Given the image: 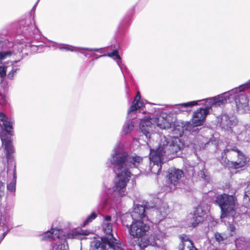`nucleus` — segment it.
I'll use <instances>...</instances> for the list:
<instances>
[{
    "mask_svg": "<svg viewBox=\"0 0 250 250\" xmlns=\"http://www.w3.org/2000/svg\"><path fill=\"white\" fill-rule=\"evenodd\" d=\"M201 170L198 172V175L199 177L202 178L204 181L208 182L210 179V176L208 174V170L205 168L204 164L201 166Z\"/></svg>",
    "mask_w": 250,
    "mask_h": 250,
    "instance_id": "nucleus-23",
    "label": "nucleus"
},
{
    "mask_svg": "<svg viewBox=\"0 0 250 250\" xmlns=\"http://www.w3.org/2000/svg\"><path fill=\"white\" fill-rule=\"evenodd\" d=\"M125 223H129V226H128V227H129V228H130V225H131V224H130V223H131V222H129L128 221V219H125Z\"/></svg>",
    "mask_w": 250,
    "mask_h": 250,
    "instance_id": "nucleus-37",
    "label": "nucleus"
},
{
    "mask_svg": "<svg viewBox=\"0 0 250 250\" xmlns=\"http://www.w3.org/2000/svg\"><path fill=\"white\" fill-rule=\"evenodd\" d=\"M215 202L221 208V218L226 217L229 214H233L235 208V201L233 196L227 194L218 195L216 197Z\"/></svg>",
    "mask_w": 250,
    "mask_h": 250,
    "instance_id": "nucleus-7",
    "label": "nucleus"
},
{
    "mask_svg": "<svg viewBox=\"0 0 250 250\" xmlns=\"http://www.w3.org/2000/svg\"><path fill=\"white\" fill-rule=\"evenodd\" d=\"M8 99L6 96L2 93H0V104L4 105L7 103Z\"/></svg>",
    "mask_w": 250,
    "mask_h": 250,
    "instance_id": "nucleus-30",
    "label": "nucleus"
},
{
    "mask_svg": "<svg viewBox=\"0 0 250 250\" xmlns=\"http://www.w3.org/2000/svg\"><path fill=\"white\" fill-rule=\"evenodd\" d=\"M250 88V79L244 84L230 90L218 95L217 96L197 101H191L175 105L176 108L180 111H184L183 108L191 107L198 104V102H205L206 106L216 107L223 105L227 103L228 100H234L237 109L245 111L249 109V99L244 91Z\"/></svg>",
    "mask_w": 250,
    "mask_h": 250,
    "instance_id": "nucleus-2",
    "label": "nucleus"
},
{
    "mask_svg": "<svg viewBox=\"0 0 250 250\" xmlns=\"http://www.w3.org/2000/svg\"><path fill=\"white\" fill-rule=\"evenodd\" d=\"M87 235L88 233L86 231L79 229L72 230L63 236L60 235V237L61 238H64L66 240L67 239H82L84 238V236Z\"/></svg>",
    "mask_w": 250,
    "mask_h": 250,
    "instance_id": "nucleus-17",
    "label": "nucleus"
},
{
    "mask_svg": "<svg viewBox=\"0 0 250 250\" xmlns=\"http://www.w3.org/2000/svg\"><path fill=\"white\" fill-rule=\"evenodd\" d=\"M118 199H118V197H117V198H116V200H118Z\"/></svg>",
    "mask_w": 250,
    "mask_h": 250,
    "instance_id": "nucleus-43",
    "label": "nucleus"
},
{
    "mask_svg": "<svg viewBox=\"0 0 250 250\" xmlns=\"http://www.w3.org/2000/svg\"><path fill=\"white\" fill-rule=\"evenodd\" d=\"M222 158L234 168L243 167L246 163L245 156L235 146L225 149L222 153Z\"/></svg>",
    "mask_w": 250,
    "mask_h": 250,
    "instance_id": "nucleus-6",
    "label": "nucleus"
},
{
    "mask_svg": "<svg viewBox=\"0 0 250 250\" xmlns=\"http://www.w3.org/2000/svg\"><path fill=\"white\" fill-rule=\"evenodd\" d=\"M244 202L248 206H250V183H249L245 188V195Z\"/></svg>",
    "mask_w": 250,
    "mask_h": 250,
    "instance_id": "nucleus-24",
    "label": "nucleus"
},
{
    "mask_svg": "<svg viewBox=\"0 0 250 250\" xmlns=\"http://www.w3.org/2000/svg\"><path fill=\"white\" fill-rule=\"evenodd\" d=\"M125 219H128V221H149L146 214V208L143 205L136 204L134 206V208L130 213H125L121 217V220L124 226L128 227L129 223H126Z\"/></svg>",
    "mask_w": 250,
    "mask_h": 250,
    "instance_id": "nucleus-11",
    "label": "nucleus"
},
{
    "mask_svg": "<svg viewBox=\"0 0 250 250\" xmlns=\"http://www.w3.org/2000/svg\"><path fill=\"white\" fill-rule=\"evenodd\" d=\"M182 242V248L180 250H198L193 245V242L189 239L188 236L185 235L180 236Z\"/></svg>",
    "mask_w": 250,
    "mask_h": 250,
    "instance_id": "nucleus-20",
    "label": "nucleus"
},
{
    "mask_svg": "<svg viewBox=\"0 0 250 250\" xmlns=\"http://www.w3.org/2000/svg\"><path fill=\"white\" fill-rule=\"evenodd\" d=\"M228 230L230 231V236H232L233 234L232 232H234L235 229V226L232 224H229L228 228Z\"/></svg>",
    "mask_w": 250,
    "mask_h": 250,
    "instance_id": "nucleus-33",
    "label": "nucleus"
},
{
    "mask_svg": "<svg viewBox=\"0 0 250 250\" xmlns=\"http://www.w3.org/2000/svg\"><path fill=\"white\" fill-rule=\"evenodd\" d=\"M0 121L2 122L5 130L10 135H13V123L8 121L7 117L2 112H0Z\"/></svg>",
    "mask_w": 250,
    "mask_h": 250,
    "instance_id": "nucleus-19",
    "label": "nucleus"
},
{
    "mask_svg": "<svg viewBox=\"0 0 250 250\" xmlns=\"http://www.w3.org/2000/svg\"><path fill=\"white\" fill-rule=\"evenodd\" d=\"M3 42L0 40V49H1V48L3 46Z\"/></svg>",
    "mask_w": 250,
    "mask_h": 250,
    "instance_id": "nucleus-36",
    "label": "nucleus"
},
{
    "mask_svg": "<svg viewBox=\"0 0 250 250\" xmlns=\"http://www.w3.org/2000/svg\"><path fill=\"white\" fill-rule=\"evenodd\" d=\"M30 21H26L25 24L26 26H23V28L22 29V32L24 34H28L29 35H30V31H31V27L30 26H29Z\"/></svg>",
    "mask_w": 250,
    "mask_h": 250,
    "instance_id": "nucleus-28",
    "label": "nucleus"
},
{
    "mask_svg": "<svg viewBox=\"0 0 250 250\" xmlns=\"http://www.w3.org/2000/svg\"><path fill=\"white\" fill-rule=\"evenodd\" d=\"M11 55V52L9 51L6 52H0V62L6 58L7 57L10 56Z\"/></svg>",
    "mask_w": 250,
    "mask_h": 250,
    "instance_id": "nucleus-31",
    "label": "nucleus"
},
{
    "mask_svg": "<svg viewBox=\"0 0 250 250\" xmlns=\"http://www.w3.org/2000/svg\"><path fill=\"white\" fill-rule=\"evenodd\" d=\"M160 142L158 148L150 149L149 170L155 174H158L162 168V164L165 160L172 159L176 153L182 149L184 143L178 137H171L160 135Z\"/></svg>",
    "mask_w": 250,
    "mask_h": 250,
    "instance_id": "nucleus-3",
    "label": "nucleus"
},
{
    "mask_svg": "<svg viewBox=\"0 0 250 250\" xmlns=\"http://www.w3.org/2000/svg\"><path fill=\"white\" fill-rule=\"evenodd\" d=\"M65 46H64V49L67 50V51H70L72 52H78V49L80 50H86L88 51H99L101 49V48H87V47H73L72 46H69L68 45H64Z\"/></svg>",
    "mask_w": 250,
    "mask_h": 250,
    "instance_id": "nucleus-21",
    "label": "nucleus"
},
{
    "mask_svg": "<svg viewBox=\"0 0 250 250\" xmlns=\"http://www.w3.org/2000/svg\"><path fill=\"white\" fill-rule=\"evenodd\" d=\"M234 122L230 119L229 116L225 114H222L218 118V123L222 128L225 130H229L233 125Z\"/></svg>",
    "mask_w": 250,
    "mask_h": 250,
    "instance_id": "nucleus-18",
    "label": "nucleus"
},
{
    "mask_svg": "<svg viewBox=\"0 0 250 250\" xmlns=\"http://www.w3.org/2000/svg\"><path fill=\"white\" fill-rule=\"evenodd\" d=\"M13 180L12 181L7 185V190L10 192H15L16 191V166L14 165V168H13Z\"/></svg>",
    "mask_w": 250,
    "mask_h": 250,
    "instance_id": "nucleus-22",
    "label": "nucleus"
},
{
    "mask_svg": "<svg viewBox=\"0 0 250 250\" xmlns=\"http://www.w3.org/2000/svg\"><path fill=\"white\" fill-rule=\"evenodd\" d=\"M135 173L136 174H137V173H138V172H137V171H135Z\"/></svg>",
    "mask_w": 250,
    "mask_h": 250,
    "instance_id": "nucleus-42",
    "label": "nucleus"
},
{
    "mask_svg": "<svg viewBox=\"0 0 250 250\" xmlns=\"http://www.w3.org/2000/svg\"><path fill=\"white\" fill-rule=\"evenodd\" d=\"M111 221V216L104 217L102 228L105 235L91 243V250H126L125 246L113 236Z\"/></svg>",
    "mask_w": 250,
    "mask_h": 250,
    "instance_id": "nucleus-5",
    "label": "nucleus"
},
{
    "mask_svg": "<svg viewBox=\"0 0 250 250\" xmlns=\"http://www.w3.org/2000/svg\"><path fill=\"white\" fill-rule=\"evenodd\" d=\"M6 75L5 67L2 66H0V76L3 77Z\"/></svg>",
    "mask_w": 250,
    "mask_h": 250,
    "instance_id": "nucleus-34",
    "label": "nucleus"
},
{
    "mask_svg": "<svg viewBox=\"0 0 250 250\" xmlns=\"http://www.w3.org/2000/svg\"><path fill=\"white\" fill-rule=\"evenodd\" d=\"M154 126V125L151 123L150 119L148 118L141 120L140 123V129L147 139L146 143L148 145H149V143H150V139L152 135L151 132L152 131V128Z\"/></svg>",
    "mask_w": 250,
    "mask_h": 250,
    "instance_id": "nucleus-16",
    "label": "nucleus"
},
{
    "mask_svg": "<svg viewBox=\"0 0 250 250\" xmlns=\"http://www.w3.org/2000/svg\"><path fill=\"white\" fill-rule=\"evenodd\" d=\"M55 44H56V45H57L58 46V48L60 50L64 49V46H65L64 45V44H58V43H56Z\"/></svg>",
    "mask_w": 250,
    "mask_h": 250,
    "instance_id": "nucleus-35",
    "label": "nucleus"
},
{
    "mask_svg": "<svg viewBox=\"0 0 250 250\" xmlns=\"http://www.w3.org/2000/svg\"><path fill=\"white\" fill-rule=\"evenodd\" d=\"M80 52L81 53H82V54H83V55H84L85 56H86V57H87V56H89V54H86V53H83V52H82V51H80Z\"/></svg>",
    "mask_w": 250,
    "mask_h": 250,
    "instance_id": "nucleus-39",
    "label": "nucleus"
},
{
    "mask_svg": "<svg viewBox=\"0 0 250 250\" xmlns=\"http://www.w3.org/2000/svg\"><path fill=\"white\" fill-rule=\"evenodd\" d=\"M107 56L110 57H112L114 60H116L118 65L120 66V62L121 60V58L118 54V52L117 50H115L110 53H108Z\"/></svg>",
    "mask_w": 250,
    "mask_h": 250,
    "instance_id": "nucleus-26",
    "label": "nucleus"
},
{
    "mask_svg": "<svg viewBox=\"0 0 250 250\" xmlns=\"http://www.w3.org/2000/svg\"><path fill=\"white\" fill-rule=\"evenodd\" d=\"M142 157L136 155H130L122 149V144L118 143L111 154V164L116 174L114 180V195L119 198L126 195V187L133 175V170L138 171V167L142 162Z\"/></svg>",
    "mask_w": 250,
    "mask_h": 250,
    "instance_id": "nucleus-1",
    "label": "nucleus"
},
{
    "mask_svg": "<svg viewBox=\"0 0 250 250\" xmlns=\"http://www.w3.org/2000/svg\"><path fill=\"white\" fill-rule=\"evenodd\" d=\"M215 237L217 242L219 243L223 242L225 239L227 238V237L224 234H222L219 233H216L215 234Z\"/></svg>",
    "mask_w": 250,
    "mask_h": 250,
    "instance_id": "nucleus-29",
    "label": "nucleus"
},
{
    "mask_svg": "<svg viewBox=\"0 0 250 250\" xmlns=\"http://www.w3.org/2000/svg\"><path fill=\"white\" fill-rule=\"evenodd\" d=\"M97 217V213L95 212H92L90 215H89L85 221L83 222V226H85L89 223L92 222L94 219Z\"/></svg>",
    "mask_w": 250,
    "mask_h": 250,
    "instance_id": "nucleus-25",
    "label": "nucleus"
},
{
    "mask_svg": "<svg viewBox=\"0 0 250 250\" xmlns=\"http://www.w3.org/2000/svg\"><path fill=\"white\" fill-rule=\"evenodd\" d=\"M153 136H155V135L158 136V134H153Z\"/></svg>",
    "mask_w": 250,
    "mask_h": 250,
    "instance_id": "nucleus-41",
    "label": "nucleus"
},
{
    "mask_svg": "<svg viewBox=\"0 0 250 250\" xmlns=\"http://www.w3.org/2000/svg\"><path fill=\"white\" fill-rule=\"evenodd\" d=\"M210 110V106H206L205 107L197 109L193 113L192 118V123L186 122L182 127L176 126L173 124V120L170 115L166 113H162L156 119V123L157 126L160 128L167 129H171L174 136L171 137H178L181 136L184 130H188L193 132L198 129V126L203 125L207 115Z\"/></svg>",
    "mask_w": 250,
    "mask_h": 250,
    "instance_id": "nucleus-4",
    "label": "nucleus"
},
{
    "mask_svg": "<svg viewBox=\"0 0 250 250\" xmlns=\"http://www.w3.org/2000/svg\"><path fill=\"white\" fill-rule=\"evenodd\" d=\"M5 179L4 177L0 175V200H1L4 194L5 190Z\"/></svg>",
    "mask_w": 250,
    "mask_h": 250,
    "instance_id": "nucleus-27",
    "label": "nucleus"
},
{
    "mask_svg": "<svg viewBox=\"0 0 250 250\" xmlns=\"http://www.w3.org/2000/svg\"><path fill=\"white\" fill-rule=\"evenodd\" d=\"M183 176L184 173L181 169L176 168L169 169L167 176V182L170 188H176L179 185L181 179Z\"/></svg>",
    "mask_w": 250,
    "mask_h": 250,
    "instance_id": "nucleus-14",
    "label": "nucleus"
},
{
    "mask_svg": "<svg viewBox=\"0 0 250 250\" xmlns=\"http://www.w3.org/2000/svg\"><path fill=\"white\" fill-rule=\"evenodd\" d=\"M93 55V56H95L96 59H98V58H100V57H102V56H98V55H97V54H94Z\"/></svg>",
    "mask_w": 250,
    "mask_h": 250,
    "instance_id": "nucleus-38",
    "label": "nucleus"
},
{
    "mask_svg": "<svg viewBox=\"0 0 250 250\" xmlns=\"http://www.w3.org/2000/svg\"><path fill=\"white\" fill-rule=\"evenodd\" d=\"M153 211L156 214L157 218L159 221L158 226V230H156L154 233L153 237L154 239V241L150 243V245L152 246H157L158 244L156 240H160L163 239L165 235L164 230H161L159 229L160 222L167 215L169 209L167 203H162L161 205L157 208H153Z\"/></svg>",
    "mask_w": 250,
    "mask_h": 250,
    "instance_id": "nucleus-8",
    "label": "nucleus"
},
{
    "mask_svg": "<svg viewBox=\"0 0 250 250\" xmlns=\"http://www.w3.org/2000/svg\"><path fill=\"white\" fill-rule=\"evenodd\" d=\"M19 68H14L13 69L9 72L8 74V77L10 79H13L14 76L15 74L19 70Z\"/></svg>",
    "mask_w": 250,
    "mask_h": 250,
    "instance_id": "nucleus-32",
    "label": "nucleus"
},
{
    "mask_svg": "<svg viewBox=\"0 0 250 250\" xmlns=\"http://www.w3.org/2000/svg\"><path fill=\"white\" fill-rule=\"evenodd\" d=\"M206 214V210L204 209L201 205H199L194 208L192 217L189 221V226L195 228L199 224L203 222Z\"/></svg>",
    "mask_w": 250,
    "mask_h": 250,
    "instance_id": "nucleus-15",
    "label": "nucleus"
},
{
    "mask_svg": "<svg viewBox=\"0 0 250 250\" xmlns=\"http://www.w3.org/2000/svg\"><path fill=\"white\" fill-rule=\"evenodd\" d=\"M0 139L2 144L4 146L6 151V156L7 161V173L10 172V168H14V165L16 166L15 163L13 161V153L14 149L12 145L10 137L0 135Z\"/></svg>",
    "mask_w": 250,
    "mask_h": 250,
    "instance_id": "nucleus-13",
    "label": "nucleus"
},
{
    "mask_svg": "<svg viewBox=\"0 0 250 250\" xmlns=\"http://www.w3.org/2000/svg\"><path fill=\"white\" fill-rule=\"evenodd\" d=\"M39 0H37V2H36V4H35V5H34V7H33V8H34V7L37 5V4L38 2H39Z\"/></svg>",
    "mask_w": 250,
    "mask_h": 250,
    "instance_id": "nucleus-40",
    "label": "nucleus"
},
{
    "mask_svg": "<svg viewBox=\"0 0 250 250\" xmlns=\"http://www.w3.org/2000/svg\"><path fill=\"white\" fill-rule=\"evenodd\" d=\"M131 222L129 232L134 238L142 237L150 229V221H132Z\"/></svg>",
    "mask_w": 250,
    "mask_h": 250,
    "instance_id": "nucleus-12",
    "label": "nucleus"
},
{
    "mask_svg": "<svg viewBox=\"0 0 250 250\" xmlns=\"http://www.w3.org/2000/svg\"><path fill=\"white\" fill-rule=\"evenodd\" d=\"M140 99L141 95L140 92H138L132 102V105L127 111V120L125 123L123 129V131L125 134L130 132L134 127L132 121L131 120L135 118L138 110L143 106V104L140 102Z\"/></svg>",
    "mask_w": 250,
    "mask_h": 250,
    "instance_id": "nucleus-9",
    "label": "nucleus"
},
{
    "mask_svg": "<svg viewBox=\"0 0 250 250\" xmlns=\"http://www.w3.org/2000/svg\"><path fill=\"white\" fill-rule=\"evenodd\" d=\"M48 239H51L54 240H58L56 242L52 244L50 250H69L67 240L64 238H61L60 237V230L52 229L50 231L45 232L42 235V240H46Z\"/></svg>",
    "mask_w": 250,
    "mask_h": 250,
    "instance_id": "nucleus-10",
    "label": "nucleus"
}]
</instances>
